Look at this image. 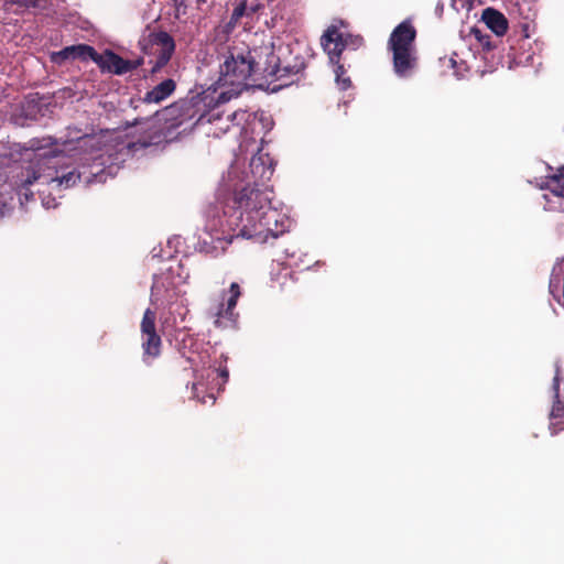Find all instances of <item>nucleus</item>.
I'll use <instances>...</instances> for the list:
<instances>
[{"instance_id": "f257e3e1", "label": "nucleus", "mask_w": 564, "mask_h": 564, "mask_svg": "<svg viewBox=\"0 0 564 564\" xmlns=\"http://www.w3.org/2000/svg\"><path fill=\"white\" fill-rule=\"evenodd\" d=\"M259 51L260 46L250 48L241 43L228 46L223 53L217 83L232 88L218 95L217 105L226 104L231 98L238 97L249 86L250 79L254 83L263 80L260 66L263 57H260L262 54Z\"/></svg>"}, {"instance_id": "f03ea898", "label": "nucleus", "mask_w": 564, "mask_h": 564, "mask_svg": "<svg viewBox=\"0 0 564 564\" xmlns=\"http://www.w3.org/2000/svg\"><path fill=\"white\" fill-rule=\"evenodd\" d=\"M263 57L262 78L272 86V91H278L294 83H297L306 67V48L297 41L290 43H268L260 46Z\"/></svg>"}, {"instance_id": "7ed1b4c3", "label": "nucleus", "mask_w": 564, "mask_h": 564, "mask_svg": "<svg viewBox=\"0 0 564 564\" xmlns=\"http://www.w3.org/2000/svg\"><path fill=\"white\" fill-rule=\"evenodd\" d=\"M270 193L271 191L268 185L254 182L252 185H246L235 194L234 203L236 207L230 214L225 213L226 226L232 232L214 238L221 245L220 249L223 252L226 250V246L231 243L235 236L238 235V229H241L243 223H246L243 218L251 216L256 219L261 215V212L271 207Z\"/></svg>"}, {"instance_id": "20e7f679", "label": "nucleus", "mask_w": 564, "mask_h": 564, "mask_svg": "<svg viewBox=\"0 0 564 564\" xmlns=\"http://www.w3.org/2000/svg\"><path fill=\"white\" fill-rule=\"evenodd\" d=\"M246 223L241 229H238V235L241 237L252 239L257 242H267L269 238H278L286 230L285 218L276 209L268 207L261 215L253 219L251 216L243 218Z\"/></svg>"}, {"instance_id": "39448f33", "label": "nucleus", "mask_w": 564, "mask_h": 564, "mask_svg": "<svg viewBox=\"0 0 564 564\" xmlns=\"http://www.w3.org/2000/svg\"><path fill=\"white\" fill-rule=\"evenodd\" d=\"M321 43L328 54L329 61L333 64H338L343 52L346 48H359L364 43V39L360 35L341 32L337 24H332L323 34Z\"/></svg>"}, {"instance_id": "423d86ee", "label": "nucleus", "mask_w": 564, "mask_h": 564, "mask_svg": "<svg viewBox=\"0 0 564 564\" xmlns=\"http://www.w3.org/2000/svg\"><path fill=\"white\" fill-rule=\"evenodd\" d=\"M156 314L154 311L145 310L141 321L143 361L154 359L161 354L162 339L155 328Z\"/></svg>"}, {"instance_id": "0eeeda50", "label": "nucleus", "mask_w": 564, "mask_h": 564, "mask_svg": "<svg viewBox=\"0 0 564 564\" xmlns=\"http://www.w3.org/2000/svg\"><path fill=\"white\" fill-rule=\"evenodd\" d=\"M95 63L102 72L123 75L143 65L144 58L124 59L113 51L106 50L102 54H97V61Z\"/></svg>"}, {"instance_id": "6e6552de", "label": "nucleus", "mask_w": 564, "mask_h": 564, "mask_svg": "<svg viewBox=\"0 0 564 564\" xmlns=\"http://www.w3.org/2000/svg\"><path fill=\"white\" fill-rule=\"evenodd\" d=\"M195 113L194 105L189 101L174 104L162 111H156L155 116L159 120L163 119L169 123V129H177L183 126L188 119L193 118Z\"/></svg>"}, {"instance_id": "1a4fd4ad", "label": "nucleus", "mask_w": 564, "mask_h": 564, "mask_svg": "<svg viewBox=\"0 0 564 564\" xmlns=\"http://www.w3.org/2000/svg\"><path fill=\"white\" fill-rule=\"evenodd\" d=\"M416 30L410 20H404L398 24L388 40L389 51L415 48Z\"/></svg>"}, {"instance_id": "9d476101", "label": "nucleus", "mask_w": 564, "mask_h": 564, "mask_svg": "<svg viewBox=\"0 0 564 564\" xmlns=\"http://www.w3.org/2000/svg\"><path fill=\"white\" fill-rule=\"evenodd\" d=\"M553 404L549 414L550 419V432L552 435L564 431V394L560 391V375L556 371L553 378Z\"/></svg>"}, {"instance_id": "9b49d317", "label": "nucleus", "mask_w": 564, "mask_h": 564, "mask_svg": "<svg viewBox=\"0 0 564 564\" xmlns=\"http://www.w3.org/2000/svg\"><path fill=\"white\" fill-rule=\"evenodd\" d=\"M97 51L87 44H77L66 46L57 53L53 54V61L56 63H61L66 59H80L87 61L91 59L93 62L97 61Z\"/></svg>"}, {"instance_id": "f8f14e48", "label": "nucleus", "mask_w": 564, "mask_h": 564, "mask_svg": "<svg viewBox=\"0 0 564 564\" xmlns=\"http://www.w3.org/2000/svg\"><path fill=\"white\" fill-rule=\"evenodd\" d=\"M229 293H230V296L228 297L227 303L226 304L220 303L218 305L217 311L214 314V316H215V325L217 327L224 326V322H223L224 318H226L229 322H234L235 321V318H234L235 317L234 310H235V307L237 305L238 299L241 295V290H240V286H239V284L237 282H232L230 284Z\"/></svg>"}, {"instance_id": "ddd939ff", "label": "nucleus", "mask_w": 564, "mask_h": 564, "mask_svg": "<svg viewBox=\"0 0 564 564\" xmlns=\"http://www.w3.org/2000/svg\"><path fill=\"white\" fill-rule=\"evenodd\" d=\"M391 52L395 74L401 77L408 76L416 65L415 48L394 50Z\"/></svg>"}, {"instance_id": "4468645a", "label": "nucleus", "mask_w": 564, "mask_h": 564, "mask_svg": "<svg viewBox=\"0 0 564 564\" xmlns=\"http://www.w3.org/2000/svg\"><path fill=\"white\" fill-rule=\"evenodd\" d=\"M481 21L497 36H503L509 28V22L505 14L495 8H486L481 13Z\"/></svg>"}, {"instance_id": "2eb2a0df", "label": "nucleus", "mask_w": 564, "mask_h": 564, "mask_svg": "<svg viewBox=\"0 0 564 564\" xmlns=\"http://www.w3.org/2000/svg\"><path fill=\"white\" fill-rule=\"evenodd\" d=\"M249 166L251 174L256 180L254 182L259 184H265L267 181H270L274 171L270 158L262 154L253 155L250 160Z\"/></svg>"}, {"instance_id": "dca6fc26", "label": "nucleus", "mask_w": 564, "mask_h": 564, "mask_svg": "<svg viewBox=\"0 0 564 564\" xmlns=\"http://www.w3.org/2000/svg\"><path fill=\"white\" fill-rule=\"evenodd\" d=\"M176 89V83L172 78H166L151 90L147 91L141 99L143 104H160L169 98Z\"/></svg>"}, {"instance_id": "f3484780", "label": "nucleus", "mask_w": 564, "mask_h": 564, "mask_svg": "<svg viewBox=\"0 0 564 564\" xmlns=\"http://www.w3.org/2000/svg\"><path fill=\"white\" fill-rule=\"evenodd\" d=\"M150 42L154 52L158 54H164L165 56L172 57L175 52V41L165 31H159L150 34Z\"/></svg>"}, {"instance_id": "a211bd4d", "label": "nucleus", "mask_w": 564, "mask_h": 564, "mask_svg": "<svg viewBox=\"0 0 564 564\" xmlns=\"http://www.w3.org/2000/svg\"><path fill=\"white\" fill-rule=\"evenodd\" d=\"M43 176L32 167H28L21 171L20 175V189L19 196L23 195L26 199L33 197V193L29 191V187L36 181L41 180Z\"/></svg>"}, {"instance_id": "6ab92c4d", "label": "nucleus", "mask_w": 564, "mask_h": 564, "mask_svg": "<svg viewBox=\"0 0 564 564\" xmlns=\"http://www.w3.org/2000/svg\"><path fill=\"white\" fill-rule=\"evenodd\" d=\"M243 17L249 18L248 12H247L246 2L243 0H241L237 3L235 9L232 10L229 21L221 24L219 26V29L221 30V32L224 34L228 35L235 30V28L237 26V24Z\"/></svg>"}, {"instance_id": "aec40b11", "label": "nucleus", "mask_w": 564, "mask_h": 564, "mask_svg": "<svg viewBox=\"0 0 564 564\" xmlns=\"http://www.w3.org/2000/svg\"><path fill=\"white\" fill-rule=\"evenodd\" d=\"M144 124L145 129L150 131V134L140 141L142 148H147L151 144L158 143L162 138V132L154 124V121L150 119H135L133 126Z\"/></svg>"}, {"instance_id": "412c9836", "label": "nucleus", "mask_w": 564, "mask_h": 564, "mask_svg": "<svg viewBox=\"0 0 564 564\" xmlns=\"http://www.w3.org/2000/svg\"><path fill=\"white\" fill-rule=\"evenodd\" d=\"M82 182V173L76 170L69 171L61 176L45 180V183L55 184L57 188H69Z\"/></svg>"}, {"instance_id": "4be33fe9", "label": "nucleus", "mask_w": 564, "mask_h": 564, "mask_svg": "<svg viewBox=\"0 0 564 564\" xmlns=\"http://www.w3.org/2000/svg\"><path fill=\"white\" fill-rule=\"evenodd\" d=\"M153 59L149 61V64H151V68L149 70L151 76H155L159 74L171 61L172 57L165 56L164 54H158L153 52Z\"/></svg>"}, {"instance_id": "5701e85b", "label": "nucleus", "mask_w": 564, "mask_h": 564, "mask_svg": "<svg viewBox=\"0 0 564 564\" xmlns=\"http://www.w3.org/2000/svg\"><path fill=\"white\" fill-rule=\"evenodd\" d=\"M545 187L552 195L562 198L564 197V181H553L550 180L549 176Z\"/></svg>"}, {"instance_id": "b1692460", "label": "nucleus", "mask_w": 564, "mask_h": 564, "mask_svg": "<svg viewBox=\"0 0 564 564\" xmlns=\"http://www.w3.org/2000/svg\"><path fill=\"white\" fill-rule=\"evenodd\" d=\"M227 119L232 122L234 126L243 127L248 120V113L246 110L238 109L227 116Z\"/></svg>"}, {"instance_id": "393cba45", "label": "nucleus", "mask_w": 564, "mask_h": 564, "mask_svg": "<svg viewBox=\"0 0 564 564\" xmlns=\"http://www.w3.org/2000/svg\"><path fill=\"white\" fill-rule=\"evenodd\" d=\"M246 2L248 17L251 18L264 9V4L259 0H243Z\"/></svg>"}, {"instance_id": "a878e982", "label": "nucleus", "mask_w": 564, "mask_h": 564, "mask_svg": "<svg viewBox=\"0 0 564 564\" xmlns=\"http://www.w3.org/2000/svg\"><path fill=\"white\" fill-rule=\"evenodd\" d=\"M336 65H337V68H336L337 82L341 84L343 89H346L350 86L351 82L348 77L345 78V76H343V74L345 73L344 66L340 65L339 63Z\"/></svg>"}, {"instance_id": "bb28decb", "label": "nucleus", "mask_w": 564, "mask_h": 564, "mask_svg": "<svg viewBox=\"0 0 564 564\" xmlns=\"http://www.w3.org/2000/svg\"><path fill=\"white\" fill-rule=\"evenodd\" d=\"M473 33L475 34L476 39L480 42V44L484 47H486L488 50L490 48V43H489V36L488 35H482L481 32L478 29H474Z\"/></svg>"}, {"instance_id": "cd10ccee", "label": "nucleus", "mask_w": 564, "mask_h": 564, "mask_svg": "<svg viewBox=\"0 0 564 564\" xmlns=\"http://www.w3.org/2000/svg\"><path fill=\"white\" fill-rule=\"evenodd\" d=\"M176 8V17L178 18L181 14H186V9L188 7L186 0H174Z\"/></svg>"}, {"instance_id": "c85d7f7f", "label": "nucleus", "mask_w": 564, "mask_h": 564, "mask_svg": "<svg viewBox=\"0 0 564 564\" xmlns=\"http://www.w3.org/2000/svg\"><path fill=\"white\" fill-rule=\"evenodd\" d=\"M217 373H218V377H220L221 380H223L221 383L225 384L228 381V379H229V370H228V368L226 366L225 367H219L217 369Z\"/></svg>"}, {"instance_id": "c756f323", "label": "nucleus", "mask_w": 564, "mask_h": 564, "mask_svg": "<svg viewBox=\"0 0 564 564\" xmlns=\"http://www.w3.org/2000/svg\"><path fill=\"white\" fill-rule=\"evenodd\" d=\"M553 181H564V165L557 170V173L550 176Z\"/></svg>"}, {"instance_id": "7c9ffc66", "label": "nucleus", "mask_w": 564, "mask_h": 564, "mask_svg": "<svg viewBox=\"0 0 564 564\" xmlns=\"http://www.w3.org/2000/svg\"><path fill=\"white\" fill-rule=\"evenodd\" d=\"M9 209L6 202H0V218L3 217Z\"/></svg>"}, {"instance_id": "2f4dec72", "label": "nucleus", "mask_w": 564, "mask_h": 564, "mask_svg": "<svg viewBox=\"0 0 564 564\" xmlns=\"http://www.w3.org/2000/svg\"><path fill=\"white\" fill-rule=\"evenodd\" d=\"M18 3H22V0H17ZM23 3L26 6V7H37V2L36 0H23Z\"/></svg>"}, {"instance_id": "473e14b6", "label": "nucleus", "mask_w": 564, "mask_h": 564, "mask_svg": "<svg viewBox=\"0 0 564 564\" xmlns=\"http://www.w3.org/2000/svg\"><path fill=\"white\" fill-rule=\"evenodd\" d=\"M218 119H220L219 113H214V112H213V113H210V115H209V117H208V122H213V121L218 120Z\"/></svg>"}, {"instance_id": "72a5a7b5", "label": "nucleus", "mask_w": 564, "mask_h": 564, "mask_svg": "<svg viewBox=\"0 0 564 564\" xmlns=\"http://www.w3.org/2000/svg\"><path fill=\"white\" fill-rule=\"evenodd\" d=\"M197 391H198V386L196 383H194L192 387V392H193L194 398H198Z\"/></svg>"}, {"instance_id": "f704fd0d", "label": "nucleus", "mask_w": 564, "mask_h": 564, "mask_svg": "<svg viewBox=\"0 0 564 564\" xmlns=\"http://www.w3.org/2000/svg\"><path fill=\"white\" fill-rule=\"evenodd\" d=\"M207 398L212 402V404L215 403L216 398H215V395L213 393L208 394Z\"/></svg>"}, {"instance_id": "c9c22d12", "label": "nucleus", "mask_w": 564, "mask_h": 564, "mask_svg": "<svg viewBox=\"0 0 564 564\" xmlns=\"http://www.w3.org/2000/svg\"><path fill=\"white\" fill-rule=\"evenodd\" d=\"M338 23L341 25V26H345V22L343 20H339Z\"/></svg>"}, {"instance_id": "e433bc0d", "label": "nucleus", "mask_w": 564, "mask_h": 564, "mask_svg": "<svg viewBox=\"0 0 564 564\" xmlns=\"http://www.w3.org/2000/svg\"><path fill=\"white\" fill-rule=\"evenodd\" d=\"M199 401H200L202 403H207V400H206L205 398L199 399Z\"/></svg>"}]
</instances>
